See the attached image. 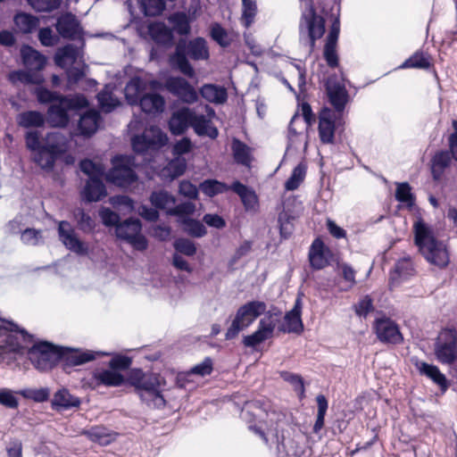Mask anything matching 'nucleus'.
<instances>
[{
	"label": "nucleus",
	"instance_id": "obj_49",
	"mask_svg": "<svg viewBox=\"0 0 457 457\" xmlns=\"http://www.w3.org/2000/svg\"><path fill=\"white\" fill-rule=\"evenodd\" d=\"M183 230L195 237H202L206 234V228L203 223L191 218H183L179 222Z\"/></svg>",
	"mask_w": 457,
	"mask_h": 457
},
{
	"label": "nucleus",
	"instance_id": "obj_25",
	"mask_svg": "<svg viewBox=\"0 0 457 457\" xmlns=\"http://www.w3.org/2000/svg\"><path fill=\"white\" fill-rule=\"evenodd\" d=\"M80 50L73 45H67L58 49L55 54L54 61L56 65L61 68H66L80 62Z\"/></svg>",
	"mask_w": 457,
	"mask_h": 457
},
{
	"label": "nucleus",
	"instance_id": "obj_21",
	"mask_svg": "<svg viewBox=\"0 0 457 457\" xmlns=\"http://www.w3.org/2000/svg\"><path fill=\"white\" fill-rule=\"evenodd\" d=\"M340 32V21L338 17L333 21L329 33L327 37L324 47V57L330 67H336L338 63V58L336 52V46Z\"/></svg>",
	"mask_w": 457,
	"mask_h": 457
},
{
	"label": "nucleus",
	"instance_id": "obj_6",
	"mask_svg": "<svg viewBox=\"0 0 457 457\" xmlns=\"http://www.w3.org/2000/svg\"><path fill=\"white\" fill-rule=\"evenodd\" d=\"M304 4L305 9L303 11L299 24V40L311 53L315 41L325 32V20L315 12L311 0H305Z\"/></svg>",
	"mask_w": 457,
	"mask_h": 457
},
{
	"label": "nucleus",
	"instance_id": "obj_38",
	"mask_svg": "<svg viewBox=\"0 0 457 457\" xmlns=\"http://www.w3.org/2000/svg\"><path fill=\"white\" fill-rule=\"evenodd\" d=\"M59 157L54 152L47 149L44 145L37 153L33 154V160L44 170L51 171L54 162Z\"/></svg>",
	"mask_w": 457,
	"mask_h": 457
},
{
	"label": "nucleus",
	"instance_id": "obj_28",
	"mask_svg": "<svg viewBox=\"0 0 457 457\" xmlns=\"http://www.w3.org/2000/svg\"><path fill=\"white\" fill-rule=\"evenodd\" d=\"M59 34L66 38H74L79 34V26L76 17L71 13L62 15L56 23Z\"/></svg>",
	"mask_w": 457,
	"mask_h": 457
},
{
	"label": "nucleus",
	"instance_id": "obj_24",
	"mask_svg": "<svg viewBox=\"0 0 457 457\" xmlns=\"http://www.w3.org/2000/svg\"><path fill=\"white\" fill-rule=\"evenodd\" d=\"M62 350V358L60 361H62L65 366H78L84 364L87 361L96 359V356L100 354V353H93L90 351L82 352L76 349L63 348L60 347Z\"/></svg>",
	"mask_w": 457,
	"mask_h": 457
},
{
	"label": "nucleus",
	"instance_id": "obj_4",
	"mask_svg": "<svg viewBox=\"0 0 457 457\" xmlns=\"http://www.w3.org/2000/svg\"><path fill=\"white\" fill-rule=\"evenodd\" d=\"M187 56L195 61H204L210 56L207 42L204 37H195L189 41L180 39L170 56V62L176 66L184 75L192 78L195 71L187 60Z\"/></svg>",
	"mask_w": 457,
	"mask_h": 457
},
{
	"label": "nucleus",
	"instance_id": "obj_31",
	"mask_svg": "<svg viewBox=\"0 0 457 457\" xmlns=\"http://www.w3.org/2000/svg\"><path fill=\"white\" fill-rule=\"evenodd\" d=\"M79 398L72 395L67 389L58 390L53 397L52 406L55 410H68L73 407H79Z\"/></svg>",
	"mask_w": 457,
	"mask_h": 457
},
{
	"label": "nucleus",
	"instance_id": "obj_56",
	"mask_svg": "<svg viewBox=\"0 0 457 457\" xmlns=\"http://www.w3.org/2000/svg\"><path fill=\"white\" fill-rule=\"evenodd\" d=\"M411 190V188L408 183H398L395 191L396 200L411 207L414 204V196Z\"/></svg>",
	"mask_w": 457,
	"mask_h": 457
},
{
	"label": "nucleus",
	"instance_id": "obj_33",
	"mask_svg": "<svg viewBox=\"0 0 457 457\" xmlns=\"http://www.w3.org/2000/svg\"><path fill=\"white\" fill-rule=\"evenodd\" d=\"M149 34L157 44L170 45L173 40L172 30L163 22H154L149 25Z\"/></svg>",
	"mask_w": 457,
	"mask_h": 457
},
{
	"label": "nucleus",
	"instance_id": "obj_13",
	"mask_svg": "<svg viewBox=\"0 0 457 457\" xmlns=\"http://www.w3.org/2000/svg\"><path fill=\"white\" fill-rule=\"evenodd\" d=\"M141 222L137 219H129L115 228L117 237L129 243L135 249L142 251L147 247V241L141 234Z\"/></svg>",
	"mask_w": 457,
	"mask_h": 457
},
{
	"label": "nucleus",
	"instance_id": "obj_35",
	"mask_svg": "<svg viewBox=\"0 0 457 457\" xmlns=\"http://www.w3.org/2000/svg\"><path fill=\"white\" fill-rule=\"evenodd\" d=\"M93 442L101 445H107L116 439V434L104 427H93L84 432Z\"/></svg>",
	"mask_w": 457,
	"mask_h": 457
},
{
	"label": "nucleus",
	"instance_id": "obj_3",
	"mask_svg": "<svg viewBox=\"0 0 457 457\" xmlns=\"http://www.w3.org/2000/svg\"><path fill=\"white\" fill-rule=\"evenodd\" d=\"M129 383L136 388L140 399L148 407L162 409L166 405L162 391L166 387V380L160 374H145L140 370H133L129 376Z\"/></svg>",
	"mask_w": 457,
	"mask_h": 457
},
{
	"label": "nucleus",
	"instance_id": "obj_9",
	"mask_svg": "<svg viewBox=\"0 0 457 457\" xmlns=\"http://www.w3.org/2000/svg\"><path fill=\"white\" fill-rule=\"evenodd\" d=\"M27 354L37 370L47 371L52 370L62 358V350L59 346L41 341L29 347Z\"/></svg>",
	"mask_w": 457,
	"mask_h": 457
},
{
	"label": "nucleus",
	"instance_id": "obj_63",
	"mask_svg": "<svg viewBox=\"0 0 457 457\" xmlns=\"http://www.w3.org/2000/svg\"><path fill=\"white\" fill-rule=\"evenodd\" d=\"M213 370V362L210 357L204 358V360L195 365L190 369L193 376L204 377L210 375Z\"/></svg>",
	"mask_w": 457,
	"mask_h": 457
},
{
	"label": "nucleus",
	"instance_id": "obj_48",
	"mask_svg": "<svg viewBox=\"0 0 457 457\" xmlns=\"http://www.w3.org/2000/svg\"><path fill=\"white\" fill-rule=\"evenodd\" d=\"M200 189L204 195L214 196L227 192L228 189H231V187L216 179H207L200 184Z\"/></svg>",
	"mask_w": 457,
	"mask_h": 457
},
{
	"label": "nucleus",
	"instance_id": "obj_60",
	"mask_svg": "<svg viewBox=\"0 0 457 457\" xmlns=\"http://www.w3.org/2000/svg\"><path fill=\"white\" fill-rule=\"evenodd\" d=\"M195 210V206L191 202H185L178 205H173L170 215H176L179 217L180 222L183 218H189L188 215L193 214Z\"/></svg>",
	"mask_w": 457,
	"mask_h": 457
},
{
	"label": "nucleus",
	"instance_id": "obj_12",
	"mask_svg": "<svg viewBox=\"0 0 457 457\" xmlns=\"http://www.w3.org/2000/svg\"><path fill=\"white\" fill-rule=\"evenodd\" d=\"M131 141L134 151L144 154L165 145L168 137L158 127L151 126L141 136L133 137Z\"/></svg>",
	"mask_w": 457,
	"mask_h": 457
},
{
	"label": "nucleus",
	"instance_id": "obj_15",
	"mask_svg": "<svg viewBox=\"0 0 457 457\" xmlns=\"http://www.w3.org/2000/svg\"><path fill=\"white\" fill-rule=\"evenodd\" d=\"M58 236L63 245L71 252L78 255L88 254V244L79 239L74 228L68 221L62 220L59 222Z\"/></svg>",
	"mask_w": 457,
	"mask_h": 457
},
{
	"label": "nucleus",
	"instance_id": "obj_42",
	"mask_svg": "<svg viewBox=\"0 0 457 457\" xmlns=\"http://www.w3.org/2000/svg\"><path fill=\"white\" fill-rule=\"evenodd\" d=\"M451 153L448 151L437 152L432 158V175L435 179H439L445 168L451 162Z\"/></svg>",
	"mask_w": 457,
	"mask_h": 457
},
{
	"label": "nucleus",
	"instance_id": "obj_29",
	"mask_svg": "<svg viewBox=\"0 0 457 457\" xmlns=\"http://www.w3.org/2000/svg\"><path fill=\"white\" fill-rule=\"evenodd\" d=\"M199 92L203 98L215 104H222L228 98L227 89L219 85L204 84Z\"/></svg>",
	"mask_w": 457,
	"mask_h": 457
},
{
	"label": "nucleus",
	"instance_id": "obj_61",
	"mask_svg": "<svg viewBox=\"0 0 457 457\" xmlns=\"http://www.w3.org/2000/svg\"><path fill=\"white\" fill-rule=\"evenodd\" d=\"M211 37L220 46L225 47L230 44V40L226 29H223L219 23L212 24L211 28Z\"/></svg>",
	"mask_w": 457,
	"mask_h": 457
},
{
	"label": "nucleus",
	"instance_id": "obj_46",
	"mask_svg": "<svg viewBox=\"0 0 457 457\" xmlns=\"http://www.w3.org/2000/svg\"><path fill=\"white\" fill-rule=\"evenodd\" d=\"M97 100L101 109L105 112H112L120 104L119 100L113 96L111 87L108 85L98 93Z\"/></svg>",
	"mask_w": 457,
	"mask_h": 457
},
{
	"label": "nucleus",
	"instance_id": "obj_40",
	"mask_svg": "<svg viewBox=\"0 0 457 457\" xmlns=\"http://www.w3.org/2000/svg\"><path fill=\"white\" fill-rule=\"evenodd\" d=\"M231 189L240 196L245 209L254 208L257 204V196L253 190L249 189L239 181L234 182L231 186Z\"/></svg>",
	"mask_w": 457,
	"mask_h": 457
},
{
	"label": "nucleus",
	"instance_id": "obj_26",
	"mask_svg": "<svg viewBox=\"0 0 457 457\" xmlns=\"http://www.w3.org/2000/svg\"><path fill=\"white\" fill-rule=\"evenodd\" d=\"M191 127L199 136H208L211 138H216L219 134L218 129L212 126L211 120L204 114L196 113L194 109L191 119Z\"/></svg>",
	"mask_w": 457,
	"mask_h": 457
},
{
	"label": "nucleus",
	"instance_id": "obj_17",
	"mask_svg": "<svg viewBox=\"0 0 457 457\" xmlns=\"http://www.w3.org/2000/svg\"><path fill=\"white\" fill-rule=\"evenodd\" d=\"M373 328L379 341L389 344H400L403 336L397 324L387 317L377 318Z\"/></svg>",
	"mask_w": 457,
	"mask_h": 457
},
{
	"label": "nucleus",
	"instance_id": "obj_5",
	"mask_svg": "<svg viewBox=\"0 0 457 457\" xmlns=\"http://www.w3.org/2000/svg\"><path fill=\"white\" fill-rule=\"evenodd\" d=\"M32 343V336L11 321L0 319V362L4 361L7 355H22L28 348V344Z\"/></svg>",
	"mask_w": 457,
	"mask_h": 457
},
{
	"label": "nucleus",
	"instance_id": "obj_20",
	"mask_svg": "<svg viewBox=\"0 0 457 457\" xmlns=\"http://www.w3.org/2000/svg\"><path fill=\"white\" fill-rule=\"evenodd\" d=\"M331 257V251L324 245L322 240L317 238L312 242L309 252V260L313 269L325 268L329 264Z\"/></svg>",
	"mask_w": 457,
	"mask_h": 457
},
{
	"label": "nucleus",
	"instance_id": "obj_51",
	"mask_svg": "<svg viewBox=\"0 0 457 457\" xmlns=\"http://www.w3.org/2000/svg\"><path fill=\"white\" fill-rule=\"evenodd\" d=\"M414 273V268L412 261L410 257H403L400 259L395 267L394 273L392 274V278H395V275L399 278H406Z\"/></svg>",
	"mask_w": 457,
	"mask_h": 457
},
{
	"label": "nucleus",
	"instance_id": "obj_22",
	"mask_svg": "<svg viewBox=\"0 0 457 457\" xmlns=\"http://www.w3.org/2000/svg\"><path fill=\"white\" fill-rule=\"evenodd\" d=\"M193 109L182 107L174 112L169 120V129L173 135H182L189 126H191V119Z\"/></svg>",
	"mask_w": 457,
	"mask_h": 457
},
{
	"label": "nucleus",
	"instance_id": "obj_62",
	"mask_svg": "<svg viewBox=\"0 0 457 457\" xmlns=\"http://www.w3.org/2000/svg\"><path fill=\"white\" fill-rule=\"evenodd\" d=\"M173 245L177 252L187 256H193L196 253V247L194 242L187 238L177 239Z\"/></svg>",
	"mask_w": 457,
	"mask_h": 457
},
{
	"label": "nucleus",
	"instance_id": "obj_54",
	"mask_svg": "<svg viewBox=\"0 0 457 457\" xmlns=\"http://www.w3.org/2000/svg\"><path fill=\"white\" fill-rule=\"evenodd\" d=\"M430 66L428 57L423 53L417 52L407 59L402 65L401 68H419L428 69Z\"/></svg>",
	"mask_w": 457,
	"mask_h": 457
},
{
	"label": "nucleus",
	"instance_id": "obj_64",
	"mask_svg": "<svg viewBox=\"0 0 457 457\" xmlns=\"http://www.w3.org/2000/svg\"><path fill=\"white\" fill-rule=\"evenodd\" d=\"M372 299L369 295H365L359 300L354 305V311L359 317L366 318L367 315L373 311Z\"/></svg>",
	"mask_w": 457,
	"mask_h": 457
},
{
	"label": "nucleus",
	"instance_id": "obj_52",
	"mask_svg": "<svg viewBox=\"0 0 457 457\" xmlns=\"http://www.w3.org/2000/svg\"><path fill=\"white\" fill-rule=\"evenodd\" d=\"M242 22L245 28H249L253 23L257 13L256 0H242Z\"/></svg>",
	"mask_w": 457,
	"mask_h": 457
},
{
	"label": "nucleus",
	"instance_id": "obj_44",
	"mask_svg": "<svg viewBox=\"0 0 457 457\" xmlns=\"http://www.w3.org/2000/svg\"><path fill=\"white\" fill-rule=\"evenodd\" d=\"M14 23L22 33H30L38 26L39 21L37 17L21 12L15 15Z\"/></svg>",
	"mask_w": 457,
	"mask_h": 457
},
{
	"label": "nucleus",
	"instance_id": "obj_10",
	"mask_svg": "<svg viewBox=\"0 0 457 457\" xmlns=\"http://www.w3.org/2000/svg\"><path fill=\"white\" fill-rule=\"evenodd\" d=\"M87 105V100L82 95L71 97H61L48 109V121L54 127H64L69 122L68 111L79 110Z\"/></svg>",
	"mask_w": 457,
	"mask_h": 457
},
{
	"label": "nucleus",
	"instance_id": "obj_30",
	"mask_svg": "<svg viewBox=\"0 0 457 457\" xmlns=\"http://www.w3.org/2000/svg\"><path fill=\"white\" fill-rule=\"evenodd\" d=\"M139 104L144 112L155 114L163 112L165 100L159 94L149 93L140 98Z\"/></svg>",
	"mask_w": 457,
	"mask_h": 457
},
{
	"label": "nucleus",
	"instance_id": "obj_23",
	"mask_svg": "<svg viewBox=\"0 0 457 457\" xmlns=\"http://www.w3.org/2000/svg\"><path fill=\"white\" fill-rule=\"evenodd\" d=\"M415 367L420 375L426 376L436 384L443 393L448 389L449 383L446 377L440 371L437 366L428 364L425 361H416Z\"/></svg>",
	"mask_w": 457,
	"mask_h": 457
},
{
	"label": "nucleus",
	"instance_id": "obj_36",
	"mask_svg": "<svg viewBox=\"0 0 457 457\" xmlns=\"http://www.w3.org/2000/svg\"><path fill=\"white\" fill-rule=\"evenodd\" d=\"M100 114L97 111L90 110L85 112L79 120V129L81 134L91 136L98 128Z\"/></svg>",
	"mask_w": 457,
	"mask_h": 457
},
{
	"label": "nucleus",
	"instance_id": "obj_27",
	"mask_svg": "<svg viewBox=\"0 0 457 457\" xmlns=\"http://www.w3.org/2000/svg\"><path fill=\"white\" fill-rule=\"evenodd\" d=\"M21 54L23 64L30 71H40L46 65V57L29 46H22Z\"/></svg>",
	"mask_w": 457,
	"mask_h": 457
},
{
	"label": "nucleus",
	"instance_id": "obj_14",
	"mask_svg": "<svg viewBox=\"0 0 457 457\" xmlns=\"http://www.w3.org/2000/svg\"><path fill=\"white\" fill-rule=\"evenodd\" d=\"M277 313L269 312L262 319L260 320L256 331L253 334L245 336L243 344L247 347H255L265 340L270 338L274 333L277 325Z\"/></svg>",
	"mask_w": 457,
	"mask_h": 457
},
{
	"label": "nucleus",
	"instance_id": "obj_53",
	"mask_svg": "<svg viewBox=\"0 0 457 457\" xmlns=\"http://www.w3.org/2000/svg\"><path fill=\"white\" fill-rule=\"evenodd\" d=\"M141 10L147 16H155L160 14L164 7V0H138Z\"/></svg>",
	"mask_w": 457,
	"mask_h": 457
},
{
	"label": "nucleus",
	"instance_id": "obj_58",
	"mask_svg": "<svg viewBox=\"0 0 457 457\" xmlns=\"http://www.w3.org/2000/svg\"><path fill=\"white\" fill-rule=\"evenodd\" d=\"M20 394L25 398L31 399L37 403H43L48 399L50 391L46 387L29 388L21 390Z\"/></svg>",
	"mask_w": 457,
	"mask_h": 457
},
{
	"label": "nucleus",
	"instance_id": "obj_18",
	"mask_svg": "<svg viewBox=\"0 0 457 457\" xmlns=\"http://www.w3.org/2000/svg\"><path fill=\"white\" fill-rule=\"evenodd\" d=\"M117 159L113 160V167L106 174V179L112 184L128 187L132 185L137 179L135 171L127 164H120Z\"/></svg>",
	"mask_w": 457,
	"mask_h": 457
},
{
	"label": "nucleus",
	"instance_id": "obj_59",
	"mask_svg": "<svg viewBox=\"0 0 457 457\" xmlns=\"http://www.w3.org/2000/svg\"><path fill=\"white\" fill-rule=\"evenodd\" d=\"M75 219L77 220L79 228L83 232H91L95 228V221L87 214L82 209H78L74 212Z\"/></svg>",
	"mask_w": 457,
	"mask_h": 457
},
{
	"label": "nucleus",
	"instance_id": "obj_11",
	"mask_svg": "<svg viewBox=\"0 0 457 457\" xmlns=\"http://www.w3.org/2000/svg\"><path fill=\"white\" fill-rule=\"evenodd\" d=\"M435 355L442 364L451 365L457 361V332L443 330L435 345Z\"/></svg>",
	"mask_w": 457,
	"mask_h": 457
},
{
	"label": "nucleus",
	"instance_id": "obj_19",
	"mask_svg": "<svg viewBox=\"0 0 457 457\" xmlns=\"http://www.w3.org/2000/svg\"><path fill=\"white\" fill-rule=\"evenodd\" d=\"M302 299L298 295L292 310L285 314L284 321L279 327V330L284 333L300 334L303 330V324L301 319L302 314Z\"/></svg>",
	"mask_w": 457,
	"mask_h": 457
},
{
	"label": "nucleus",
	"instance_id": "obj_55",
	"mask_svg": "<svg viewBox=\"0 0 457 457\" xmlns=\"http://www.w3.org/2000/svg\"><path fill=\"white\" fill-rule=\"evenodd\" d=\"M80 170L87 174L89 179L102 178L104 174V168L102 164L95 163L91 160H83L80 162Z\"/></svg>",
	"mask_w": 457,
	"mask_h": 457
},
{
	"label": "nucleus",
	"instance_id": "obj_16",
	"mask_svg": "<svg viewBox=\"0 0 457 457\" xmlns=\"http://www.w3.org/2000/svg\"><path fill=\"white\" fill-rule=\"evenodd\" d=\"M164 87L183 103L194 104L198 100L195 89L181 77L168 78L164 83Z\"/></svg>",
	"mask_w": 457,
	"mask_h": 457
},
{
	"label": "nucleus",
	"instance_id": "obj_8",
	"mask_svg": "<svg viewBox=\"0 0 457 457\" xmlns=\"http://www.w3.org/2000/svg\"><path fill=\"white\" fill-rule=\"evenodd\" d=\"M267 305L262 301H251L240 306L227 329L225 338L230 340L237 337L240 331L251 326L254 320L266 312Z\"/></svg>",
	"mask_w": 457,
	"mask_h": 457
},
{
	"label": "nucleus",
	"instance_id": "obj_50",
	"mask_svg": "<svg viewBox=\"0 0 457 457\" xmlns=\"http://www.w3.org/2000/svg\"><path fill=\"white\" fill-rule=\"evenodd\" d=\"M306 169L303 164H298L292 171L290 178L285 183L287 191H294L299 187L305 178Z\"/></svg>",
	"mask_w": 457,
	"mask_h": 457
},
{
	"label": "nucleus",
	"instance_id": "obj_2",
	"mask_svg": "<svg viewBox=\"0 0 457 457\" xmlns=\"http://www.w3.org/2000/svg\"><path fill=\"white\" fill-rule=\"evenodd\" d=\"M413 230L415 244L427 262L439 268L447 266L450 261L447 247L436 238L432 228L419 220L415 221Z\"/></svg>",
	"mask_w": 457,
	"mask_h": 457
},
{
	"label": "nucleus",
	"instance_id": "obj_45",
	"mask_svg": "<svg viewBox=\"0 0 457 457\" xmlns=\"http://www.w3.org/2000/svg\"><path fill=\"white\" fill-rule=\"evenodd\" d=\"M308 127L304 124V121L298 113H295L289 123L288 127V141L289 145L292 146L295 144L297 137L301 138L303 132L306 130Z\"/></svg>",
	"mask_w": 457,
	"mask_h": 457
},
{
	"label": "nucleus",
	"instance_id": "obj_43",
	"mask_svg": "<svg viewBox=\"0 0 457 457\" xmlns=\"http://www.w3.org/2000/svg\"><path fill=\"white\" fill-rule=\"evenodd\" d=\"M144 89V83L138 77L132 78L125 87V96L130 104H135L140 100V95Z\"/></svg>",
	"mask_w": 457,
	"mask_h": 457
},
{
	"label": "nucleus",
	"instance_id": "obj_32",
	"mask_svg": "<svg viewBox=\"0 0 457 457\" xmlns=\"http://www.w3.org/2000/svg\"><path fill=\"white\" fill-rule=\"evenodd\" d=\"M101 179L102 178H92L88 179L87 181L82 195L87 202L99 201L103 196L106 195L105 187Z\"/></svg>",
	"mask_w": 457,
	"mask_h": 457
},
{
	"label": "nucleus",
	"instance_id": "obj_34",
	"mask_svg": "<svg viewBox=\"0 0 457 457\" xmlns=\"http://www.w3.org/2000/svg\"><path fill=\"white\" fill-rule=\"evenodd\" d=\"M231 150L236 162L249 166L253 161V149L237 138H234Z\"/></svg>",
	"mask_w": 457,
	"mask_h": 457
},
{
	"label": "nucleus",
	"instance_id": "obj_37",
	"mask_svg": "<svg viewBox=\"0 0 457 457\" xmlns=\"http://www.w3.org/2000/svg\"><path fill=\"white\" fill-rule=\"evenodd\" d=\"M68 141L67 137L63 134L60 132H51L46 135L43 145L60 156L67 151Z\"/></svg>",
	"mask_w": 457,
	"mask_h": 457
},
{
	"label": "nucleus",
	"instance_id": "obj_47",
	"mask_svg": "<svg viewBox=\"0 0 457 457\" xmlns=\"http://www.w3.org/2000/svg\"><path fill=\"white\" fill-rule=\"evenodd\" d=\"M169 21L173 29L179 35L187 36L190 33L189 19L184 12H176L170 16Z\"/></svg>",
	"mask_w": 457,
	"mask_h": 457
},
{
	"label": "nucleus",
	"instance_id": "obj_57",
	"mask_svg": "<svg viewBox=\"0 0 457 457\" xmlns=\"http://www.w3.org/2000/svg\"><path fill=\"white\" fill-rule=\"evenodd\" d=\"M187 168V161L183 157H175L171 160L167 167L166 170L171 179L181 176Z\"/></svg>",
	"mask_w": 457,
	"mask_h": 457
},
{
	"label": "nucleus",
	"instance_id": "obj_41",
	"mask_svg": "<svg viewBox=\"0 0 457 457\" xmlns=\"http://www.w3.org/2000/svg\"><path fill=\"white\" fill-rule=\"evenodd\" d=\"M17 123L23 128H38L44 125L45 117L37 111L23 112L17 116Z\"/></svg>",
	"mask_w": 457,
	"mask_h": 457
},
{
	"label": "nucleus",
	"instance_id": "obj_1",
	"mask_svg": "<svg viewBox=\"0 0 457 457\" xmlns=\"http://www.w3.org/2000/svg\"><path fill=\"white\" fill-rule=\"evenodd\" d=\"M326 90L330 104L335 110L323 108L319 116V137L323 144L334 142L335 130L342 124V112L347 102L348 95L345 86L336 78L329 77L326 82Z\"/></svg>",
	"mask_w": 457,
	"mask_h": 457
},
{
	"label": "nucleus",
	"instance_id": "obj_7",
	"mask_svg": "<svg viewBox=\"0 0 457 457\" xmlns=\"http://www.w3.org/2000/svg\"><path fill=\"white\" fill-rule=\"evenodd\" d=\"M131 365V359L128 356L116 354L107 363L96 368L92 372V378L96 386H120L124 383V376L121 371Z\"/></svg>",
	"mask_w": 457,
	"mask_h": 457
},
{
	"label": "nucleus",
	"instance_id": "obj_39",
	"mask_svg": "<svg viewBox=\"0 0 457 457\" xmlns=\"http://www.w3.org/2000/svg\"><path fill=\"white\" fill-rule=\"evenodd\" d=\"M150 202L155 208L165 210L170 214L172 206L176 204V199L169 192L160 190L152 193Z\"/></svg>",
	"mask_w": 457,
	"mask_h": 457
}]
</instances>
